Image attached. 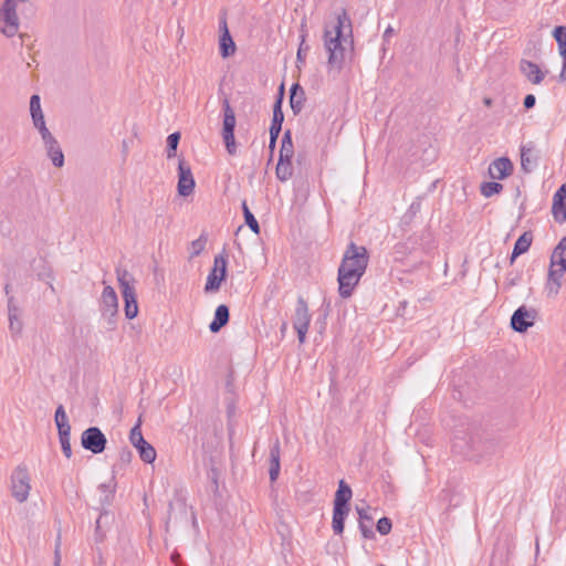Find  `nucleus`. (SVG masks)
Returning <instances> with one entry per match:
<instances>
[{
    "label": "nucleus",
    "instance_id": "1",
    "mask_svg": "<svg viewBox=\"0 0 566 566\" xmlns=\"http://www.w3.org/2000/svg\"><path fill=\"white\" fill-rule=\"evenodd\" d=\"M451 448L454 453L481 463L489 461L499 451L500 441L491 433L470 423L454 429Z\"/></svg>",
    "mask_w": 566,
    "mask_h": 566
},
{
    "label": "nucleus",
    "instance_id": "2",
    "mask_svg": "<svg viewBox=\"0 0 566 566\" xmlns=\"http://www.w3.org/2000/svg\"><path fill=\"white\" fill-rule=\"evenodd\" d=\"M324 48L328 53L329 70L339 72L343 67L348 48H353L352 21L347 12L337 13L335 20L326 24L324 31Z\"/></svg>",
    "mask_w": 566,
    "mask_h": 566
},
{
    "label": "nucleus",
    "instance_id": "3",
    "mask_svg": "<svg viewBox=\"0 0 566 566\" xmlns=\"http://www.w3.org/2000/svg\"><path fill=\"white\" fill-rule=\"evenodd\" d=\"M369 262V253L364 245L350 242L338 268V292L343 298L352 296L355 287L365 274Z\"/></svg>",
    "mask_w": 566,
    "mask_h": 566
},
{
    "label": "nucleus",
    "instance_id": "4",
    "mask_svg": "<svg viewBox=\"0 0 566 566\" xmlns=\"http://www.w3.org/2000/svg\"><path fill=\"white\" fill-rule=\"evenodd\" d=\"M566 272V235L560 240L555 248L551 268L548 272V280L546 283V291L548 296H555L562 286V279Z\"/></svg>",
    "mask_w": 566,
    "mask_h": 566
},
{
    "label": "nucleus",
    "instance_id": "5",
    "mask_svg": "<svg viewBox=\"0 0 566 566\" xmlns=\"http://www.w3.org/2000/svg\"><path fill=\"white\" fill-rule=\"evenodd\" d=\"M117 281L124 298V312L128 319H133L138 314L137 295L135 280L127 270H117Z\"/></svg>",
    "mask_w": 566,
    "mask_h": 566
},
{
    "label": "nucleus",
    "instance_id": "6",
    "mask_svg": "<svg viewBox=\"0 0 566 566\" xmlns=\"http://www.w3.org/2000/svg\"><path fill=\"white\" fill-rule=\"evenodd\" d=\"M101 313L103 319H105L107 324V327L109 329H114L118 313V298L115 290L111 285H106L102 292Z\"/></svg>",
    "mask_w": 566,
    "mask_h": 566
},
{
    "label": "nucleus",
    "instance_id": "7",
    "mask_svg": "<svg viewBox=\"0 0 566 566\" xmlns=\"http://www.w3.org/2000/svg\"><path fill=\"white\" fill-rule=\"evenodd\" d=\"M17 4L18 2H2L0 7V32L8 38L14 36L19 31Z\"/></svg>",
    "mask_w": 566,
    "mask_h": 566
},
{
    "label": "nucleus",
    "instance_id": "8",
    "mask_svg": "<svg viewBox=\"0 0 566 566\" xmlns=\"http://www.w3.org/2000/svg\"><path fill=\"white\" fill-rule=\"evenodd\" d=\"M223 108V124H222V138L226 145V148L230 155H234L237 153V145L234 139V128H235V114L233 108L231 107L229 101L227 98L222 102Z\"/></svg>",
    "mask_w": 566,
    "mask_h": 566
},
{
    "label": "nucleus",
    "instance_id": "9",
    "mask_svg": "<svg viewBox=\"0 0 566 566\" xmlns=\"http://www.w3.org/2000/svg\"><path fill=\"white\" fill-rule=\"evenodd\" d=\"M31 490L30 475L24 465L14 469L11 475L12 496L20 503L28 500Z\"/></svg>",
    "mask_w": 566,
    "mask_h": 566
},
{
    "label": "nucleus",
    "instance_id": "10",
    "mask_svg": "<svg viewBox=\"0 0 566 566\" xmlns=\"http://www.w3.org/2000/svg\"><path fill=\"white\" fill-rule=\"evenodd\" d=\"M142 420L138 419L137 423L132 428L129 433L130 443L137 449L140 459L146 463H153L156 460V450L148 443L142 433Z\"/></svg>",
    "mask_w": 566,
    "mask_h": 566
},
{
    "label": "nucleus",
    "instance_id": "11",
    "mask_svg": "<svg viewBox=\"0 0 566 566\" xmlns=\"http://www.w3.org/2000/svg\"><path fill=\"white\" fill-rule=\"evenodd\" d=\"M227 256L224 254H218L213 260V268L208 274L207 282L205 285L206 293H216L220 290L222 281L227 275Z\"/></svg>",
    "mask_w": 566,
    "mask_h": 566
},
{
    "label": "nucleus",
    "instance_id": "12",
    "mask_svg": "<svg viewBox=\"0 0 566 566\" xmlns=\"http://www.w3.org/2000/svg\"><path fill=\"white\" fill-rule=\"evenodd\" d=\"M107 439L97 427H90L82 432L81 444L94 454L102 453L106 448Z\"/></svg>",
    "mask_w": 566,
    "mask_h": 566
},
{
    "label": "nucleus",
    "instance_id": "13",
    "mask_svg": "<svg viewBox=\"0 0 566 566\" xmlns=\"http://www.w3.org/2000/svg\"><path fill=\"white\" fill-rule=\"evenodd\" d=\"M311 315L308 313L307 303L303 297H298L295 308L293 327L297 333V338L301 344L305 342L306 333L308 331Z\"/></svg>",
    "mask_w": 566,
    "mask_h": 566
},
{
    "label": "nucleus",
    "instance_id": "14",
    "mask_svg": "<svg viewBox=\"0 0 566 566\" xmlns=\"http://www.w3.org/2000/svg\"><path fill=\"white\" fill-rule=\"evenodd\" d=\"M536 315L537 313L534 308L520 306L511 317V326L515 332H526L528 327L533 326Z\"/></svg>",
    "mask_w": 566,
    "mask_h": 566
},
{
    "label": "nucleus",
    "instance_id": "15",
    "mask_svg": "<svg viewBox=\"0 0 566 566\" xmlns=\"http://www.w3.org/2000/svg\"><path fill=\"white\" fill-rule=\"evenodd\" d=\"M195 179L191 168L184 160H179L178 166V193L182 197H188L193 192Z\"/></svg>",
    "mask_w": 566,
    "mask_h": 566
},
{
    "label": "nucleus",
    "instance_id": "16",
    "mask_svg": "<svg viewBox=\"0 0 566 566\" xmlns=\"http://www.w3.org/2000/svg\"><path fill=\"white\" fill-rule=\"evenodd\" d=\"M513 172V164L507 157H501L489 166V175L492 179H504Z\"/></svg>",
    "mask_w": 566,
    "mask_h": 566
},
{
    "label": "nucleus",
    "instance_id": "17",
    "mask_svg": "<svg viewBox=\"0 0 566 566\" xmlns=\"http://www.w3.org/2000/svg\"><path fill=\"white\" fill-rule=\"evenodd\" d=\"M284 94V85L280 86L279 96L273 107V118L270 126V135L279 136L282 129V123L284 120V114L282 112V101Z\"/></svg>",
    "mask_w": 566,
    "mask_h": 566
},
{
    "label": "nucleus",
    "instance_id": "18",
    "mask_svg": "<svg viewBox=\"0 0 566 566\" xmlns=\"http://www.w3.org/2000/svg\"><path fill=\"white\" fill-rule=\"evenodd\" d=\"M552 211L557 222L566 221V185H563L553 197Z\"/></svg>",
    "mask_w": 566,
    "mask_h": 566
},
{
    "label": "nucleus",
    "instance_id": "19",
    "mask_svg": "<svg viewBox=\"0 0 566 566\" xmlns=\"http://www.w3.org/2000/svg\"><path fill=\"white\" fill-rule=\"evenodd\" d=\"M220 30L222 31L219 43L220 53L222 57H228L235 52V44L229 33L227 20L223 15L220 18Z\"/></svg>",
    "mask_w": 566,
    "mask_h": 566
},
{
    "label": "nucleus",
    "instance_id": "20",
    "mask_svg": "<svg viewBox=\"0 0 566 566\" xmlns=\"http://www.w3.org/2000/svg\"><path fill=\"white\" fill-rule=\"evenodd\" d=\"M520 71L533 84L542 83L545 77V72H543L536 63L527 60L520 62Z\"/></svg>",
    "mask_w": 566,
    "mask_h": 566
},
{
    "label": "nucleus",
    "instance_id": "21",
    "mask_svg": "<svg viewBox=\"0 0 566 566\" xmlns=\"http://www.w3.org/2000/svg\"><path fill=\"white\" fill-rule=\"evenodd\" d=\"M521 166L525 172H531L536 166V156L532 143L521 147Z\"/></svg>",
    "mask_w": 566,
    "mask_h": 566
},
{
    "label": "nucleus",
    "instance_id": "22",
    "mask_svg": "<svg viewBox=\"0 0 566 566\" xmlns=\"http://www.w3.org/2000/svg\"><path fill=\"white\" fill-rule=\"evenodd\" d=\"M229 308L227 305L221 304L217 307L214 312L213 321L209 325V329L212 333H218L223 326H226L229 322Z\"/></svg>",
    "mask_w": 566,
    "mask_h": 566
},
{
    "label": "nucleus",
    "instance_id": "23",
    "mask_svg": "<svg viewBox=\"0 0 566 566\" xmlns=\"http://www.w3.org/2000/svg\"><path fill=\"white\" fill-rule=\"evenodd\" d=\"M270 480L276 481L280 474V442L276 439L270 449Z\"/></svg>",
    "mask_w": 566,
    "mask_h": 566
},
{
    "label": "nucleus",
    "instance_id": "24",
    "mask_svg": "<svg viewBox=\"0 0 566 566\" xmlns=\"http://www.w3.org/2000/svg\"><path fill=\"white\" fill-rule=\"evenodd\" d=\"M44 148L46 150L48 157L51 159L53 166L61 168L64 165V154L57 143V140H52L44 144Z\"/></svg>",
    "mask_w": 566,
    "mask_h": 566
},
{
    "label": "nucleus",
    "instance_id": "25",
    "mask_svg": "<svg viewBox=\"0 0 566 566\" xmlns=\"http://www.w3.org/2000/svg\"><path fill=\"white\" fill-rule=\"evenodd\" d=\"M356 511L359 515V530L361 535L367 538H374L375 533L373 531V517L368 515L365 509L356 507Z\"/></svg>",
    "mask_w": 566,
    "mask_h": 566
},
{
    "label": "nucleus",
    "instance_id": "26",
    "mask_svg": "<svg viewBox=\"0 0 566 566\" xmlns=\"http://www.w3.org/2000/svg\"><path fill=\"white\" fill-rule=\"evenodd\" d=\"M349 507L335 506L333 507L332 527L335 534L340 535L344 532L345 518L348 515Z\"/></svg>",
    "mask_w": 566,
    "mask_h": 566
},
{
    "label": "nucleus",
    "instance_id": "27",
    "mask_svg": "<svg viewBox=\"0 0 566 566\" xmlns=\"http://www.w3.org/2000/svg\"><path fill=\"white\" fill-rule=\"evenodd\" d=\"M353 495L352 489L346 484L344 480H340L338 483V490L336 491L334 505L348 507V502L350 501Z\"/></svg>",
    "mask_w": 566,
    "mask_h": 566
},
{
    "label": "nucleus",
    "instance_id": "28",
    "mask_svg": "<svg viewBox=\"0 0 566 566\" xmlns=\"http://www.w3.org/2000/svg\"><path fill=\"white\" fill-rule=\"evenodd\" d=\"M305 102L304 91L298 84H293L291 87L290 104L294 114H298Z\"/></svg>",
    "mask_w": 566,
    "mask_h": 566
},
{
    "label": "nucleus",
    "instance_id": "29",
    "mask_svg": "<svg viewBox=\"0 0 566 566\" xmlns=\"http://www.w3.org/2000/svg\"><path fill=\"white\" fill-rule=\"evenodd\" d=\"M532 234L530 232H524L515 242L514 249L511 256V262L515 260L518 255L528 251L532 243Z\"/></svg>",
    "mask_w": 566,
    "mask_h": 566
},
{
    "label": "nucleus",
    "instance_id": "30",
    "mask_svg": "<svg viewBox=\"0 0 566 566\" xmlns=\"http://www.w3.org/2000/svg\"><path fill=\"white\" fill-rule=\"evenodd\" d=\"M275 175L281 181L289 180L293 175V166L291 160H283L282 158H279Z\"/></svg>",
    "mask_w": 566,
    "mask_h": 566
},
{
    "label": "nucleus",
    "instance_id": "31",
    "mask_svg": "<svg viewBox=\"0 0 566 566\" xmlns=\"http://www.w3.org/2000/svg\"><path fill=\"white\" fill-rule=\"evenodd\" d=\"M30 114L33 124L44 120L39 95H32L30 98Z\"/></svg>",
    "mask_w": 566,
    "mask_h": 566
},
{
    "label": "nucleus",
    "instance_id": "32",
    "mask_svg": "<svg viewBox=\"0 0 566 566\" xmlns=\"http://www.w3.org/2000/svg\"><path fill=\"white\" fill-rule=\"evenodd\" d=\"M306 36H307V31L305 29V24L303 23L302 28H301V35H300L301 42H300V46H298V50L296 53L297 66H300V64L305 63V55H306V52L310 50V46L306 44Z\"/></svg>",
    "mask_w": 566,
    "mask_h": 566
},
{
    "label": "nucleus",
    "instance_id": "33",
    "mask_svg": "<svg viewBox=\"0 0 566 566\" xmlns=\"http://www.w3.org/2000/svg\"><path fill=\"white\" fill-rule=\"evenodd\" d=\"M553 36L558 43V51L560 56L566 57V27H556L553 31Z\"/></svg>",
    "mask_w": 566,
    "mask_h": 566
},
{
    "label": "nucleus",
    "instance_id": "34",
    "mask_svg": "<svg viewBox=\"0 0 566 566\" xmlns=\"http://www.w3.org/2000/svg\"><path fill=\"white\" fill-rule=\"evenodd\" d=\"M98 489L104 493V499H102L101 502L103 504H108L116 489L115 478L112 476L107 482L102 483Z\"/></svg>",
    "mask_w": 566,
    "mask_h": 566
},
{
    "label": "nucleus",
    "instance_id": "35",
    "mask_svg": "<svg viewBox=\"0 0 566 566\" xmlns=\"http://www.w3.org/2000/svg\"><path fill=\"white\" fill-rule=\"evenodd\" d=\"M242 210H243L245 223L248 224V227L255 234H259L260 233V226H259L256 219L254 218L253 213L250 211L245 200L242 202Z\"/></svg>",
    "mask_w": 566,
    "mask_h": 566
},
{
    "label": "nucleus",
    "instance_id": "36",
    "mask_svg": "<svg viewBox=\"0 0 566 566\" xmlns=\"http://www.w3.org/2000/svg\"><path fill=\"white\" fill-rule=\"evenodd\" d=\"M179 140L180 134L178 132L172 133L167 137V158H172L176 156Z\"/></svg>",
    "mask_w": 566,
    "mask_h": 566
},
{
    "label": "nucleus",
    "instance_id": "37",
    "mask_svg": "<svg viewBox=\"0 0 566 566\" xmlns=\"http://www.w3.org/2000/svg\"><path fill=\"white\" fill-rule=\"evenodd\" d=\"M502 189L503 186L496 181L484 182L481 185V193L486 198L499 193Z\"/></svg>",
    "mask_w": 566,
    "mask_h": 566
},
{
    "label": "nucleus",
    "instance_id": "38",
    "mask_svg": "<svg viewBox=\"0 0 566 566\" xmlns=\"http://www.w3.org/2000/svg\"><path fill=\"white\" fill-rule=\"evenodd\" d=\"M34 127L39 130L43 144L55 140V137L51 134L49 128L45 125V120L33 124Z\"/></svg>",
    "mask_w": 566,
    "mask_h": 566
},
{
    "label": "nucleus",
    "instance_id": "39",
    "mask_svg": "<svg viewBox=\"0 0 566 566\" xmlns=\"http://www.w3.org/2000/svg\"><path fill=\"white\" fill-rule=\"evenodd\" d=\"M34 127L39 130L43 144L55 140V137L51 134L49 128L45 125V120L33 124Z\"/></svg>",
    "mask_w": 566,
    "mask_h": 566
},
{
    "label": "nucleus",
    "instance_id": "40",
    "mask_svg": "<svg viewBox=\"0 0 566 566\" xmlns=\"http://www.w3.org/2000/svg\"><path fill=\"white\" fill-rule=\"evenodd\" d=\"M376 527L381 535H387L390 533L392 524L388 517H381L378 520Z\"/></svg>",
    "mask_w": 566,
    "mask_h": 566
},
{
    "label": "nucleus",
    "instance_id": "41",
    "mask_svg": "<svg viewBox=\"0 0 566 566\" xmlns=\"http://www.w3.org/2000/svg\"><path fill=\"white\" fill-rule=\"evenodd\" d=\"M293 155H294V147H293V145L281 144L280 157L279 158H282L283 160H291Z\"/></svg>",
    "mask_w": 566,
    "mask_h": 566
},
{
    "label": "nucleus",
    "instance_id": "42",
    "mask_svg": "<svg viewBox=\"0 0 566 566\" xmlns=\"http://www.w3.org/2000/svg\"><path fill=\"white\" fill-rule=\"evenodd\" d=\"M60 439V443H61V448H62V452L64 453V455L70 459L71 455H72V449H71V437H61L59 438Z\"/></svg>",
    "mask_w": 566,
    "mask_h": 566
},
{
    "label": "nucleus",
    "instance_id": "43",
    "mask_svg": "<svg viewBox=\"0 0 566 566\" xmlns=\"http://www.w3.org/2000/svg\"><path fill=\"white\" fill-rule=\"evenodd\" d=\"M54 418H55L56 427L60 426L61 423H65V422L69 421L66 412H65L64 407L62 405H60L56 408L55 417Z\"/></svg>",
    "mask_w": 566,
    "mask_h": 566
},
{
    "label": "nucleus",
    "instance_id": "44",
    "mask_svg": "<svg viewBox=\"0 0 566 566\" xmlns=\"http://www.w3.org/2000/svg\"><path fill=\"white\" fill-rule=\"evenodd\" d=\"M192 252L191 255H198L205 248V241L201 239L195 240L191 243Z\"/></svg>",
    "mask_w": 566,
    "mask_h": 566
},
{
    "label": "nucleus",
    "instance_id": "45",
    "mask_svg": "<svg viewBox=\"0 0 566 566\" xmlns=\"http://www.w3.org/2000/svg\"><path fill=\"white\" fill-rule=\"evenodd\" d=\"M57 431H59V438L61 437H71V426H70V422H65V423H61L60 426H57Z\"/></svg>",
    "mask_w": 566,
    "mask_h": 566
},
{
    "label": "nucleus",
    "instance_id": "46",
    "mask_svg": "<svg viewBox=\"0 0 566 566\" xmlns=\"http://www.w3.org/2000/svg\"><path fill=\"white\" fill-rule=\"evenodd\" d=\"M10 328L19 333L21 331V323L18 321L14 314L9 313Z\"/></svg>",
    "mask_w": 566,
    "mask_h": 566
},
{
    "label": "nucleus",
    "instance_id": "47",
    "mask_svg": "<svg viewBox=\"0 0 566 566\" xmlns=\"http://www.w3.org/2000/svg\"><path fill=\"white\" fill-rule=\"evenodd\" d=\"M536 98L533 94H528L524 98V107L530 109L535 105Z\"/></svg>",
    "mask_w": 566,
    "mask_h": 566
},
{
    "label": "nucleus",
    "instance_id": "48",
    "mask_svg": "<svg viewBox=\"0 0 566 566\" xmlns=\"http://www.w3.org/2000/svg\"><path fill=\"white\" fill-rule=\"evenodd\" d=\"M282 144H284V145H293L290 130H286L284 133L283 138H282Z\"/></svg>",
    "mask_w": 566,
    "mask_h": 566
},
{
    "label": "nucleus",
    "instance_id": "49",
    "mask_svg": "<svg viewBox=\"0 0 566 566\" xmlns=\"http://www.w3.org/2000/svg\"><path fill=\"white\" fill-rule=\"evenodd\" d=\"M563 67H562V71L559 73V80L562 82L566 81V57H563Z\"/></svg>",
    "mask_w": 566,
    "mask_h": 566
},
{
    "label": "nucleus",
    "instance_id": "50",
    "mask_svg": "<svg viewBox=\"0 0 566 566\" xmlns=\"http://www.w3.org/2000/svg\"><path fill=\"white\" fill-rule=\"evenodd\" d=\"M394 34V29L391 25H388L384 32V40L388 41L389 38Z\"/></svg>",
    "mask_w": 566,
    "mask_h": 566
},
{
    "label": "nucleus",
    "instance_id": "51",
    "mask_svg": "<svg viewBox=\"0 0 566 566\" xmlns=\"http://www.w3.org/2000/svg\"><path fill=\"white\" fill-rule=\"evenodd\" d=\"M277 137H279V136H276V135H275V136H274V135H270V145H269V147H270L271 149H273V148L275 147V144H276V139H277Z\"/></svg>",
    "mask_w": 566,
    "mask_h": 566
},
{
    "label": "nucleus",
    "instance_id": "52",
    "mask_svg": "<svg viewBox=\"0 0 566 566\" xmlns=\"http://www.w3.org/2000/svg\"><path fill=\"white\" fill-rule=\"evenodd\" d=\"M483 103H484V105H485V106H491V105H492V99H491V98H489V97H485V98L483 99Z\"/></svg>",
    "mask_w": 566,
    "mask_h": 566
},
{
    "label": "nucleus",
    "instance_id": "53",
    "mask_svg": "<svg viewBox=\"0 0 566 566\" xmlns=\"http://www.w3.org/2000/svg\"><path fill=\"white\" fill-rule=\"evenodd\" d=\"M55 560H59V564L61 563V555L59 548L55 549Z\"/></svg>",
    "mask_w": 566,
    "mask_h": 566
},
{
    "label": "nucleus",
    "instance_id": "54",
    "mask_svg": "<svg viewBox=\"0 0 566 566\" xmlns=\"http://www.w3.org/2000/svg\"><path fill=\"white\" fill-rule=\"evenodd\" d=\"M54 566H60L59 560H54Z\"/></svg>",
    "mask_w": 566,
    "mask_h": 566
},
{
    "label": "nucleus",
    "instance_id": "55",
    "mask_svg": "<svg viewBox=\"0 0 566 566\" xmlns=\"http://www.w3.org/2000/svg\"><path fill=\"white\" fill-rule=\"evenodd\" d=\"M39 276L40 277L45 276V273H39Z\"/></svg>",
    "mask_w": 566,
    "mask_h": 566
},
{
    "label": "nucleus",
    "instance_id": "56",
    "mask_svg": "<svg viewBox=\"0 0 566 566\" xmlns=\"http://www.w3.org/2000/svg\"><path fill=\"white\" fill-rule=\"evenodd\" d=\"M39 276L40 277L45 276V273H39Z\"/></svg>",
    "mask_w": 566,
    "mask_h": 566
}]
</instances>
